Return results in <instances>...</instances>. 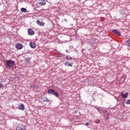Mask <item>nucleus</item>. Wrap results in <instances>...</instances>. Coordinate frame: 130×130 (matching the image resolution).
Wrapping results in <instances>:
<instances>
[{"label":"nucleus","mask_w":130,"mask_h":130,"mask_svg":"<svg viewBox=\"0 0 130 130\" xmlns=\"http://www.w3.org/2000/svg\"><path fill=\"white\" fill-rule=\"evenodd\" d=\"M6 66H7V68L11 69V68H13V67L15 66V61H13L12 60H8L6 61Z\"/></svg>","instance_id":"f257e3e1"},{"label":"nucleus","mask_w":130,"mask_h":130,"mask_svg":"<svg viewBox=\"0 0 130 130\" xmlns=\"http://www.w3.org/2000/svg\"><path fill=\"white\" fill-rule=\"evenodd\" d=\"M48 94H51L56 97H58V93L57 91H55L54 89H49L48 91Z\"/></svg>","instance_id":"f03ea898"},{"label":"nucleus","mask_w":130,"mask_h":130,"mask_svg":"<svg viewBox=\"0 0 130 130\" xmlns=\"http://www.w3.org/2000/svg\"><path fill=\"white\" fill-rule=\"evenodd\" d=\"M16 130H26V126L20 124L16 127Z\"/></svg>","instance_id":"7ed1b4c3"},{"label":"nucleus","mask_w":130,"mask_h":130,"mask_svg":"<svg viewBox=\"0 0 130 130\" xmlns=\"http://www.w3.org/2000/svg\"><path fill=\"white\" fill-rule=\"evenodd\" d=\"M38 4L40 6H45V5H46V2L45 0H39Z\"/></svg>","instance_id":"20e7f679"},{"label":"nucleus","mask_w":130,"mask_h":130,"mask_svg":"<svg viewBox=\"0 0 130 130\" xmlns=\"http://www.w3.org/2000/svg\"><path fill=\"white\" fill-rule=\"evenodd\" d=\"M112 32L116 34V35H118V36H121V34H120V32L117 31V29H113Z\"/></svg>","instance_id":"39448f33"},{"label":"nucleus","mask_w":130,"mask_h":130,"mask_svg":"<svg viewBox=\"0 0 130 130\" xmlns=\"http://www.w3.org/2000/svg\"><path fill=\"white\" fill-rule=\"evenodd\" d=\"M15 47L17 49H22L23 48V45L21 44H17Z\"/></svg>","instance_id":"423d86ee"},{"label":"nucleus","mask_w":130,"mask_h":130,"mask_svg":"<svg viewBox=\"0 0 130 130\" xmlns=\"http://www.w3.org/2000/svg\"><path fill=\"white\" fill-rule=\"evenodd\" d=\"M28 34L29 35H34L35 33L34 32V31L32 30V28H29L28 29Z\"/></svg>","instance_id":"0eeeda50"},{"label":"nucleus","mask_w":130,"mask_h":130,"mask_svg":"<svg viewBox=\"0 0 130 130\" xmlns=\"http://www.w3.org/2000/svg\"><path fill=\"white\" fill-rule=\"evenodd\" d=\"M36 23L38 25H39V26H44V24H45L44 22H40L39 20H37Z\"/></svg>","instance_id":"6e6552de"},{"label":"nucleus","mask_w":130,"mask_h":130,"mask_svg":"<svg viewBox=\"0 0 130 130\" xmlns=\"http://www.w3.org/2000/svg\"><path fill=\"white\" fill-rule=\"evenodd\" d=\"M64 66H66V67H73V62L69 63V62H66L64 63Z\"/></svg>","instance_id":"1a4fd4ad"},{"label":"nucleus","mask_w":130,"mask_h":130,"mask_svg":"<svg viewBox=\"0 0 130 130\" xmlns=\"http://www.w3.org/2000/svg\"><path fill=\"white\" fill-rule=\"evenodd\" d=\"M121 96L123 98H127V96H128V92H126L125 94H123V92H122L121 94Z\"/></svg>","instance_id":"9d476101"},{"label":"nucleus","mask_w":130,"mask_h":130,"mask_svg":"<svg viewBox=\"0 0 130 130\" xmlns=\"http://www.w3.org/2000/svg\"><path fill=\"white\" fill-rule=\"evenodd\" d=\"M29 45L31 48H36V44H35V43H33L32 42L30 43Z\"/></svg>","instance_id":"9b49d317"},{"label":"nucleus","mask_w":130,"mask_h":130,"mask_svg":"<svg viewBox=\"0 0 130 130\" xmlns=\"http://www.w3.org/2000/svg\"><path fill=\"white\" fill-rule=\"evenodd\" d=\"M66 59H67L68 60H70V59L71 60H73V57H72L71 56L69 55V56H66Z\"/></svg>","instance_id":"f8f14e48"},{"label":"nucleus","mask_w":130,"mask_h":130,"mask_svg":"<svg viewBox=\"0 0 130 130\" xmlns=\"http://www.w3.org/2000/svg\"><path fill=\"white\" fill-rule=\"evenodd\" d=\"M19 109H20L21 110H24V109H25V107H24V104H22L20 107H19Z\"/></svg>","instance_id":"ddd939ff"},{"label":"nucleus","mask_w":130,"mask_h":130,"mask_svg":"<svg viewBox=\"0 0 130 130\" xmlns=\"http://www.w3.org/2000/svg\"><path fill=\"white\" fill-rule=\"evenodd\" d=\"M21 11L22 13H27V9H26V8H22L21 9Z\"/></svg>","instance_id":"4468645a"},{"label":"nucleus","mask_w":130,"mask_h":130,"mask_svg":"<svg viewBox=\"0 0 130 130\" xmlns=\"http://www.w3.org/2000/svg\"><path fill=\"white\" fill-rule=\"evenodd\" d=\"M43 101H44L45 102H50L49 100H48V99H47V98H46V97H44V98H43Z\"/></svg>","instance_id":"2eb2a0df"},{"label":"nucleus","mask_w":130,"mask_h":130,"mask_svg":"<svg viewBox=\"0 0 130 130\" xmlns=\"http://www.w3.org/2000/svg\"><path fill=\"white\" fill-rule=\"evenodd\" d=\"M30 88L31 89H35V88H36V86L34 84H30Z\"/></svg>","instance_id":"dca6fc26"},{"label":"nucleus","mask_w":130,"mask_h":130,"mask_svg":"<svg viewBox=\"0 0 130 130\" xmlns=\"http://www.w3.org/2000/svg\"><path fill=\"white\" fill-rule=\"evenodd\" d=\"M125 103V104H130V100H127Z\"/></svg>","instance_id":"f3484780"},{"label":"nucleus","mask_w":130,"mask_h":130,"mask_svg":"<svg viewBox=\"0 0 130 130\" xmlns=\"http://www.w3.org/2000/svg\"><path fill=\"white\" fill-rule=\"evenodd\" d=\"M95 123H100V120H99V119H96L95 121Z\"/></svg>","instance_id":"a211bd4d"},{"label":"nucleus","mask_w":130,"mask_h":130,"mask_svg":"<svg viewBox=\"0 0 130 130\" xmlns=\"http://www.w3.org/2000/svg\"><path fill=\"white\" fill-rule=\"evenodd\" d=\"M57 56H58V57H61L62 55L61 54H57Z\"/></svg>","instance_id":"6ab92c4d"},{"label":"nucleus","mask_w":130,"mask_h":130,"mask_svg":"<svg viewBox=\"0 0 130 130\" xmlns=\"http://www.w3.org/2000/svg\"><path fill=\"white\" fill-rule=\"evenodd\" d=\"M3 88V84L0 83V89H2Z\"/></svg>","instance_id":"aec40b11"},{"label":"nucleus","mask_w":130,"mask_h":130,"mask_svg":"<svg viewBox=\"0 0 130 130\" xmlns=\"http://www.w3.org/2000/svg\"><path fill=\"white\" fill-rule=\"evenodd\" d=\"M106 119H108V114H106Z\"/></svg>","instance_id":"412c9836"},{"label":"nucleus","mask_w":130,"mask_h":130,"mask_svg":"<svg viewBox=\"0 0 130 130\" xmlns=\"http://www.w3.org/2000/svg\"><path fill=\"white\" fill-rule=\"evenodd\" d=\"M74 113L75 114H77L78 113V110H76L75 112H74Z\"/></svg>","instance_id":"4be33fe9"},{"label":"nucleus","mask_w":130,"mask_h":130,"mask_svg":"<svg viewBox=\"0 0 130 130\" xmlns=\"http://www.w3.org/2000/svg\"><path fill=\"white\" fill-rule=\"evenodd\" d=\"M85 125H86L87 126V125H89V123H86Z\"/></svg>","instance_id":"5701e85b"},{"label":"nucleus","mask_w":130,"mask_h":130,"mask_svg":"<svg viewBox=\"0 0 130 130\" xmlns=\"http://www.w3.org/2000/svg\"><path fill=\"white\" fill-rule=\"evenodd\" d=\"M2 4L0 3V6Z\"/></svg>","instance_id":"b1692460"}]
</instances>
